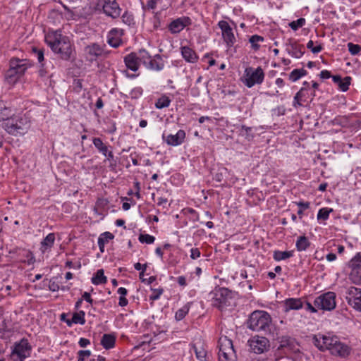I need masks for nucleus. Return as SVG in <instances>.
<instances>
[{"label": "nucleus", "mask_w": 361, "mask_h": 361, "mask_svg": "<svg viewBox=\"0 0 361 361\" xmlns=\"http://www.w3.org/2000/svg\"><path fill=\"white\" fill-rule=\"evenodd\" d=\"M181 54L183 59L189 63H195L198 59V56L195 51L187 46L181 47Z\"/></svg>", "instance_id": "nucleus-21"}, {"label": "nucleus", "mask_w": 361, "mask_h": 361, "mask_svg": "<svg viewBox=\"0 0 361 361\" xmlns=\"http://www.w3.org/2000/svg\"><path fill=\"white\" fill-rule=\"evenodd\" d=\"M295 341L294 339L288 337L283 336L280 341L279 348H288L289 350H293L295 348Z\"/></svg>", "instance_id": "nucleus-28"}, {"label": "nucleus", "mask_w": 361, "mask_h": 361, "mask_svg": "<svg viewBox=\"0 0 361 361\" xmlns=\"http://www.w3.org/2000/svg\"><path fill=\"white\" fill-rule=\"evenodd\" d=\"M93 144L94 147L103 154V155H106V153L108 152V147L103 143L102 140L99 137L94 138Z\"/></svg>", "instance_id": "nucleus-34"}, {"label": "nucleus", "mask_w": 361, "mask_h": 361, "mask_svg": "<svg viewBox=\"0 0 361 361\" xmlns=\"http://www.w3.org/2000/svg\"><path fill=\"white\" fill-rule=\"evenodd\" d=\"M303 307V303L300 298H288L284 301L285 311L288 312L292 310H299Z\"/></svg>", "instance_id": "nucleus-22"}, {"label": "nucleus", "mask_w": 361, "mask_h": 361, "mask_svg": "<svg viewBox=\"0 0 361 361\" xmlns=\"http://www.w3.org/2000/svg\"><path fill=\"white\" fill-rule=\"evenodd\" d=\"M19 250L24 252V255L27 258V263L28 264H32L35 262V257L30 251L25 250Z\"/></svg>", "instance_id": "nucleus-51"}, {"label": "nucleus", "mask_w": 361, "mask_h": 361, "mask_svg": "<svg viewBox=\"0 0 361 361\" xmlns=\"http://www.w3.org/2000/svg\"><path fill=\"white\" fill-rule=\"evenodd\" d=\"M271 318L265 311L256 310L250 315L247 321V328L255 331H270Z\"/></svg>", "instance_id": "nucleus-4"}, {"label": "nucleus", "mask_w": 361, "mask_h": 361, "mask_svg": "<svg viewBox=\"0 0 361 361\" xmlns=\"http://www.w3.org/2000/svg\"><path fill=\"white\" fill-rule=\"evenodd\" d=\"M79 345L81 347V348H85L87 345H88L90 342L88 339L87 338H81L80 340H79Z\"/></svg>", "instance_id": "nucleus-57"}, {"label": "nucleus", "mask_w": 361, "mask_h": 361, "mask_svg": "<svg viewBox=\"0 0 361 361\" xmlns=\"http://www.w3.org/2000/svg\"><path fill=\"white\" fill-rule=\"evenodd\" d=\"M128 300L126 298L125 296H120L119 298V302H118V305L121 306V307H125L128 305Z\"/></svg>", "instance_id": "nucleus-61"}, {"label": "nucleus", "mask_w": 361, "mask_h": 361, "mask_svg": "<svg viewBox=\"0 0 361 361\" xmlns=\"http://www.w3.org/2000/svg\"><path fill=\"white\" fill-rule=\"evenodd\" d=\"M350 80L351 78L349 76L345 77L343 79L341 78V82L337 84L339 89L343 92L347 91L349 88Z\"/></svg>", "instance_id": "nucleus-42"}, {"label": "nucleus", "mask_w": 361, "mask_h": 361, "mask_svg": "<svg viewBox=\"0 0 361 361\" xmlns=\"http://www.w3.org/2000/svg\"><path fill=\"white\" fill-rule=\"evenodd\" d=\"M313 343L314 345L320 350H326L336 356L345 357L350 353V348L345 343L340 341L339 338L336 336L330 334H317L313 336Z\"/></svg>", "instance_id": "nucleus-1"}, {"label": "nucleus", "mask_w": 361, "mask_h": 361, "mask_svg": "<svg viewBox=\"0 0 361 361\" xmlns=\"http://www.w3.org/2000/svg\"><path fill=\"white\" fill-rule=\"evenodd\" d=\"M96 10H102L104 13L113 18L121 15V9L116 0H92Z\"/></svg>", "instance_id": "nucleus-7"}, {"label": "nucleus", "mask_w": 361, "mask_h": 361, "mask_svg": "<svg viewBox=\"0 0 361 361\" xmlns=\"http://www.w3.org/2000/svg\"><path fill=\"white\" fill-rule=\"evenodd\" d=\"M157 1L158 0H149L147 4V6L149 8L154 9L156 8Z\"/></svg>", "instance_id": "nucleus-62"}, {"label": "nucleus", "mask_w": 361, "mask_h": 361, "mask_svg": "<svg viewBox=\"0 0 361 361\" xmlns=\"http://www.w3.org/2000/svg\"><path fill=\"white\" fill-rule=\"evenodd\" d=\"M244 80H243L245 86L250 88L255 85L262 83L264 78V73L261 67L254 68L247 67L245 70Z\"/></svg>", "instance_id": "nucleus-8"}, {"label": "nucleus", "mask_w": 361, "mask_h": 361, "mask_svg": "<svg viewBox=\"0 0 361 361\" xmlns=\"http://www.w3.org/2000/svg\"><path fill=\"white\" fill-rule=\"evenodd\" d=\"M85 314L84 311H80L74 313L72 317L71 322H74V324H84L85 323Z\"/></svg>", "instance_id": "nucleus-36"}, {"label": "nucleus", "mask_w": 361, "mask_h": 361, "mask_svg": "<svg viewBox=\"0 0 361 361\" xmlns=\"http://www.w3.org/2000/svg\"><path fill=\"white\" fill-rule=\"evenodd\" d=\"M306 73V71L304 69H295L290 73L289 78L295 82L305 75Z\"/></svg>", "instance_id": "nucleus-37"}, {"label": "nucleus", "mask_w": 361, "mask_h": 361, "mask_svg": "<svg viewBox=\"0 0 361 361\" xmlns=\"http://www.w3.org/2000/svg\"><path fill=\"white\" fill-rule=\"evenodd\" d=\"M297 204L302 209H306L310 207V202H299L297 203Z\"/></svg>", "instance_id": "nucleus-63"}, {"label": "nucleus", "mask_w": 361, "mask_h": 361, "mask_svg": "<svg viewBox=\"0 0 361 361\" xmlns=\"http://www.w3.org/2000/svg\"><path fill=\"white\" fill-rule=\"evenodd\" d=\"M349 278L355 284H361V269H351Z\"/></svg>", "instance_id": "nucleus-31"}, {"label": "nucleus", "mask_w": 361, "mask_h": 361, "mask_svg": "<svg viewBox=\"0 0 361 361\" xmlns=\"http://www.w3.org/2000/svg\"><path fill=\"white\" fill-rule=\"evenodd\" d=\"M190 310L189 304L185 305L183 307L179 309L176 312L175 317L178 321L183 319L188 313Z\"/></svg>", "instance_id": "nucleus-38"}, {"label": "nucleus", "mask_w": 361, "mask_h": 361, "mask_svg": "<svg viewBox=\"0 0 361 361\" xmlns=\"http://www.w3.org/2000/svg\"><path fill=\"white\" fill-rule=\"evenodd\" d=\"M137 57L139 62H142L145 66L151 59V56L149 54V53L144 49L139 51V52L137 54Z\"/></svg>", "instance_id": "nucleus-35"}, {"label": "nucleus", "mask_w": 361, "mask_h": 361, "mask_svg": "<svg viewBox=\"0 0 361 361\" xmlns=\"http://www.w3.org/2000/svg\"><path fill=\"white\" fill-rule=\"evenodd\" d=\"M250 350L257 354L267 352L270 348L269 341L263 336H255L248 341Z\"/></svg>", "instance_id": "nucleus-12"}, {"label": "nucleus", "mask_w": 361, "mask_h": 361, "mask_svg": "<svg viewBox=\"0 0 361 361\" xmlns=\"http://www.w3.org/2000/svg\"><path fill=\"white\" fill-rule=\"evenodd\" d=\"M191 23V19L189 17L183 16L173 20L169 24V29L171 33L176 34L183 30L186 26L190 25Z\"/></svg>", "instance_id": "nucleus-17"}, {"label": "nucleus", "mask_w": 361, "mask_h": 361, "mask_svg": "<svg viewBox=\"0 0 361 361\" xmlns=\"http://www.w3.org/2000/svg\"><path fill=\"white\" fill-rule=\"evenodd\" d=\"M350 269H361V252L357 253L348 263Z\"/></svg>", "instance_id": "nucleus-33"}, {"label": "nucleus", "mask_w": 361, "mask_h": 361, "mask_svg": "<svg viewBox=\"0 0 361 361\" xmlns=\"http://www.w3.org/2000/svg\"><path fill=\"white\" fill-rule=\"evenodd\" d=\"M346 300L350 306L361 312V290L355 287H350L346 292Z\"/></svg>", "instance_id": "nucleus-13"}, {"label": "nucleus", "mask_w": 361, "mask_h": 361, "mask_svg": "<svg viewBox=\"0 0 361 361\" xmlns=\"http://www.w3.org/2000/svg\"><path fill=\"white\" fill-rule=\"evenodd\" d=\"M240 135L244 136L248 140H251L253 138L252 128L242 126L240 130Z\"/></svg>", "instance_id": "nucleus-43"}, {"label": "nucleus", "mask_w": 361, "mask_h": 361, "mask_svg": "<svg viewBox=\"0 0 361 361\" xmlns=\"http://www.w3.org/2000/svg\"><path fill=\"white\" fill-rule=\"evenodd\" d=\"M139 240L142 243L152 244L154 242L155 238L149 234H140Z\"/></svg>", "instance_id": "nucleus-46"}, {"label": "nucleus", "mask_w": 361, "mask_h": 361, "mask_svg": "<svg viewBox=\"0 0 361 361\" xmlns=\"http://www.w3.org/2000/svg\"><path fill=\"white\" fill-rule=\"evenodd\" d=\"M55 234L53 233H49L44 240L41 242L40 250L42 253L49 250L54 244Z\"/></svg>", "instance_id": "nucleus-24"}, {"label": "nucleus", "mask_w": 361, "mask_h": 361, "mask_svg": "<svg viewBox=\"0 0 361 361\" xmlns=\"http://www.w3.org/2000/svg\"><path fill=\"white\" fill-rule=\"evenodd\" d=\"M333 212V209L322 208L319 210L317 214L318 220H326L329 219V214Z\"/></svg>", "instance_id": "nucleus-41"}, {"label": "nucleus", "mask_w": 361, "mask_h": 361, "mask_svg": "<svg viewBox=\"0 0 361 361\" xmlns=\"http://www.w3.org/2000/svg\"><path fill=\"white\" fill-rule=\"evenodd\" d=\"M200 257V251L197 248H192L190 250V257L192 259H196Z\"/></svg>", "instance_id": "nucleus-54"}, {"label": "nucleus", "mask_w": 361, "mask_h": 361, "mask_svg": "<svg viewBox=\"0 0 361 361\" xmlns=\"http://www.w3.org/2000/svg\"><path fill=\"white\" fill-rule=\"evenodd\" d=\"M13 113L11 107L8 106L4 102L0 101V121L6 122L13 116Z\"/></svg>", "instance_id": "nucleus-25"}, {"label": "nucleus", "mask_w": 361, "mask_h": 361, "mask_svg": "<svg viewBox=\"0 0 361 361\" xmlns=\"http://www.w3.org/2000/svg\"><path fill=\"white\" fill-rule=\"evenodd\" d=\"M314 305L319 309L331 311L336 307V295L333 292H327L315 298Z\"/></svg>", "instance_id": "nucleus-9"}, {"label": "nucleus", "mask_w": 361, "mask_h": 361, "mask_svg": "<svg viewBox=\"0 0 361 361\" xmlns=\"http://www.w3.org/2000/svg\"><path fill=\"white\" fill-rule=\"evenodd\" d=\"M218 25L221 30L222 37L228 47H231L236 42L235 37L233 29L229 25L228 23L225 20L219 22Z\"/></svg>", "instance_id": "nucleus-15"}, {"label": "nucleus", "mask_w": 361, "mask_h": 361, "mask_svg": "<svg viewBox=\"0 0 361 361\" xmlns=\"http://www.w3.org/2000/svg\"><path fill=\"white\" fill-rule=\"evenodd\" d=\"M114 238V235L110 232H104L102 233L98 238V245L99 247V250L101 252H104V246L106 243L109 242L110 240H112Z\"/></svg>", "instance_id": "nucleus-26"}, {"label": "nucleus", "mask_w": 361, "mask_h": 361, "mask_svg": "<svg viewBox=\"0 0 361 361\" xmlns=\"http://www.w3.org/2000/svg\"><path fill=\"white\" fill-rule=\"evenodd\" d=\"M162 138L169 145L177 146L183 142L185 138V133L183 130H179L175 135H165V134H163Z\"/></svg>", "instance_id": "nucleus-18"}, {"label": "nucleus", "mask_w": 361, "mask_h": 361, "mask_svg": "<svg viewBox=\"0 0 361 361\" xmlns=\"http://www.w3.org/2000/svg\"><path fill=\"white\" fill-rule=\"evenodd\" d=\"M168 203V200L166 198L160 197L157 199V204L159 206H163V207H166V204Z\"/></svg>", "instance_id": "nucleus-58"}, {"label": "nucleus", "mask_w": 361, "mask_h": 361, "mask_svg": "<svg viewBox=\"0 0 361 361\" xmlns=\"http://www.w3.org/2000/svg\"><path fill=\"white\" fill-rule=\"evenodd\" d=\"M124 62L126 67L133 71H137L139 68L140 62L137 59L136 53H130L126 56L124 58Z\"/></svg>", "instance_id": "nucleus-20"}, {"label": "nucleus", "mask_w": 361, "mask_h": 361, "mask_svg": "<svg viewBox=\"0 0 361 361\" xmlns=\"http://www.w3.org/2000/svg\"><path fill=\"white\" fill-rule=\"evenodd\" d=\"M286 51L293 57L299 59L304 54L303 45L299 44L297 41L290 38L286 43Z\"/></svg>", "instance_id": "nucleus-16"}, {"label": "nucleus", "mask_w": 361, "mask_h": 361, "mask_svg": "<svg viewBox=\"0 0 361 361\" xmlns=\"http://www.w3.org/2000/svg\"><path fill=\"white\" fill-rule=\"evenodd\" d=\"M49 288L51 291L56 292L59 290V286L54 281H50Z\"/></svg>", "instance_id": "nucleus-56"}, {"label": "nucleus", "mask_w": 361, "mask_h": 361, "mask_svg": "<svg viewBox=\"0 0 361 361\" xmlns=\"http://www.w3.org/2000/svg\"><path fill=\"white\" fill-rule=\"evenodd\" d=\"M163 290L159 289V290H154V293L149 296L150 300H157L160 295L162 294Z\"/></svg>", "instance_id": "nucleus-55"}, {"label": "nucleus", "mask_w": 361, "mask_h": 361, "mask_svg": "<svg viewBox=\"0 0 361 361\" xmlns=\"http://www.w3.org/2000/svg\"><path fill=\"white\" fill-rule=\"evenodd\" d=\"M316 46H314V42L312 40H310L307 44V48L310 49L313 54L319 53L323 47L321 44H318L317 42Z\"/></svg>", "instance_id": "nucleus-44"}, {"label": "nucleus", "mask_w": 361, "mask_h": 361, "mask_svg": "<svg viewBox=\"0 0 361 361\" xmlns=\"http://www.w3.org/2000/svg\"><path fill=\"white\" fill-rule=\"evenodd\" d=\"M304 88H302L295 96L294 97V102H293V106L295 107H297L298 106H301L302 104L300 103V101L302 100V97L304 94Z\"/></svg>", "instance_id": "nucleus-48"}, {"label": "nucleus", "mask_w": 361, "mask_h": 361, "mask_svg": "<svg viewBox=\"0 0 361 361\" xmlns=\"http://www.w3.org/2000/svg\"><path fill=\"white\" fill-rule=\"evenodd\" d=\"M83 300H85L87 302L92 304L93 300L91 298L90 293L87 292H85L82 295V298H81Z\"/></svg>", "instance_id": "nucleus-59"}, {"label": "nucleus", "mask_w": 361, "mask_h": 361, "mask_svg": "<svg viewBox=\"0 0 361 361\" xmlns=\"http://www.w3.org/2000/svg\"><path fill=\"white\" fill-rule=\"evenodd\" d=\"M91 355V352L88 350H79L78 352V361H85L86 358H88Z\"/></svg>", "instance_id": "nucleus-49"}, {"label": "nucleus", "mask_w": 361, "mask_h": 361, "mask_svg": "<svg viewBox=\"0 0 361 361\" xmlns=\"http://www.w3.org/2000/svg\"><path fill=\"white\" fill-rule=\"evenodd\" d=\"M30 66V63L27 59H12L10 61V68L6 73V78L9 82H16Z\"/></svg>", "instance_id": "nucleus-5"}, {"label": "nucleus", "mask_w": 361, "mask_h": 361, "mask_svg": "<svg viewBox=\"0 0 361 361\" xmlns=\"http://www.w3.org/2000/svg\"><path fill=\"white\" fill-rule=\"evenodd\" d=\"M171 100L168 97L163 96L160 97L155 103V106L157 109H163L168 107L170 104Z\"/></svg>", "instance_id": "nucleus-40"}, {"label": "nucleus", "mask_w": 361, "mask_h": 361, "mask_svg": "<svg viewBox=\"0 0 361 361\" xmlns=\"http://www.w3.org/2000/svg\"><path fill=\"white\" fill-rule=\"evenodd\" d=\"M34 52L36 54L38 61L42 62L44 60V51L42 49H38L37 48L33 49Z\"/></svg>", "instance_id": "nucleus-52"}, {"label": "nucleus", "mask_w": 361, "mask_h": 361, "mask_svg": "<svg viewBox=\"0 0 361 361\" xmlns=\"http://www.w3.org/2000/svg\"><path fill=\"white\" fill-rule=\"evenodd\" d=\"M116 337L112 334H104L102 340V345L106 350L114 348L115 345Z\"/></svg>", "instance_id": "nucleus-27"}, {"label": "nucleus", "mask_w": 361, "mask_h": 361, "mask_svg": "<svg viewBox=\"0 0 361 361\" xmlns=\"http://www.w3.org/2000/svg\"><path fill=\"white\" fill-rule=\"evenodd\" d=\"M134 267L136 270H142V271H145L146 270V268H147V264H141L140 263L137 262L136 264H135L134 265Z\"/></svg>", "instance_id": "nucleus-64"}, {"label": "nucleus", "mask_w": 361, "mask_h": 361, "mask_svg": "<svg viewBox=\"0 0 361 361\" xmlns=\"http://www.w3.org/2000/svg\"><path fill=\"white\" fill-rule=\"evenodd\" d=\"M123 35V30L114 28L108 35V43L114 48L120 46L121 43V37Z\"/></svg>", "instance_id": "nucleus-19"}, {"label": "nucleus", "mask_w": 361, "mask_h": 361, "mask_svg": "<svg viewBox=\"0 0 361 361\" xmlns=\"http://www.w3.org/2000/svg\"><path fill=\"white\" fill-rule=\"evenodd\" d=\"M210 296L213 300L212 305L219 309H222L228 305V300L231 298V292L228 288H219L211 292Z\"/></svg>", "instance_id": "nucleus-10"}, {"label": "nucleus", "mask_w": 361, "mask_h": 361, "mask_svg": "<svg viewBox=\"0 0 361 361\" xmlns=\"http://www.w3.org/2000/svg\"><path fill=\"white\" fill-rule=\"evenodd\" d=\"M305 19L300 18L297 20L292 21L289 23L290 27L293 30H297L298 28L302 27L305 24Z\"/></svg>", "instance_id": "nucleus-45"}, {"label": "nucleus", "mask_w": 361, "mask_h": 361, "mask_svg": "<svg viewBox=\"0 0 361 361\" xmlns=\"http://www.w3.org/2000/svg\"><path fill=\"white\" fill-rule=\"evenodd\" d=\"M348 47L350 53L353 55L357 54L361 50L360 46H359L358 44H354L350 42L348 44Z\"/></svg>", "instance_id": "nucleus-50"}, {"label": "nucleus", "mask_w": 361, "mask_h": 361, "mask_svg": "<svg viewBox=\"0 0 361 361\" xmlns=\"http://www.w3.org/2000/svg\"><path fill=\"white\" fill-rule=\"evenodd\" d=\"M164 66V61L159 54H157L154 59H150L146 67L154 71H161Z\"/></svg>", "instance_id": "nucleus-23"}, {"label": "nucleus", "mask_w": 361, "mask_h": 361, "mask_svg": "<svg viewBox=\"0 0 361 361\" xmlns=\"http://www.w3.org/2000/svg\"><path fill=\"white\" fill-rule=\"evenodd\" d=\"M310 245V243L305 236H300L296 242V247L298 251H304Z\"/></svg>", "instance_id": "nucleus-32"}, {"label": "nucleus", "mask_w": 361, "mask_h": 361, "mask_svg": "<svg viewBox=\"0 0 361 361\" xmlns=\"http://www.w3.org/2000/svg\"><path fill=\"white\" fill-rule=\"evenodd\" d=\"M84 53L85 59L89 61H94L99 57L106 54L104 47L97 43H93L85 47Z\"/></svg>", "instance_id": "nucleus-14"}, {"label": "nucleus", "mask_w": 361, "mask_h": 361, "mask_svg": "<svg viewBox=\"0 0 361 361\" xmlns=\"http://www.w3.org/2000/svg\"><path fill=\"white\" fill-rule=\"evenodd\" d=\"M193 348H194V350L195 352L196 357L197 359L202 360L204 358H205V357L207 355V352L202 346L198 348L196 345H195L193 346Z\"/></svg>", "instance_id": "nucleus-47"}, {"label": "nucleus", "mask_w": 361, "mask_h": 361, "mask_svg": "<svg viewBox=\"0 0 361 361\" xmlns=\"http://www.w3.org/2000/svg\"><path fill=\"white\" fill-rule=\"evenodd\" d=\"M293 255V251H280L274 252L273 257L276 261L285 260Z\"/></svg>", "instance_id": "nucleus-30"}, {"label": "nucleus", "mask_w": 361, "mask_h": 361, "mask_svg": "<svg viewBox=\"0 0 361 361\" xmlns=\"http://www.w3.org/2000/svg\"><path fill=\"white\" fill-rule=\"evenodd\" d=\"M31 347L25 339H22L16 343L11 353V358L13 361H23L30 355Z\"/></svg>", "instance_id": "nucleus-11"}, {"label": "nucleus", "mask_w": 361, "mask_h": 361, "mask_svg": "<svg viewBox=\"0 0 361 361\" xmlns=\"http://www.w3.org/2000/svg\"><path fill=\"white\" fill-rule=\"evenodd\" d=\"M45 42L53 52L59 54L64 60H68L72 54V44L68 36L61 30H50L45 35Z\"/></svg>", "instance_id": "nucleus-2"}, {"label": "nucleus", "mask_w": 361, "mask_h": 361, "mask_svg": "<svg viewBox=\"0 0 361 361\" xmlns=\"http://www.w3.org/2000/svg\"><path fill=\"white\" fill-rule=\"evenodd\" d=\"M263 41L264 38L257 35H252L249 39V42L251 44L252 49L255 50H258L259 49L260 46L258 43Z\"/></svg>", "instance_id": "nucleus-39"}, {"label": "nucleus", "mask_w": 361, "mask_h": 361, "mask_svg": "<svg viewBox=\"0 0 361 361\" xmlns=\"http://www.w3.org/2000/svg\"><path fill=\"white\" fill-rule=\"evenodd\" d=\"M219 361H235V352L233 342L226 336H221L219 340Z\"/></svg>", "instance_id": "nucleus-6"}, {"label": "nucleus", "mask_w": 361, "mask_h": 361, "mask_svg": "<svg viewBox=\"0 0 361 361\" xmlns=\"http://www.w3.org/2000/svg\"><path fill=\"white\" fill-rule=\"evenodd\" d=\"M106 277L104 276L103 269H99L92 278V283L94 285L104 284L106 283Z\"/></svg>", "instance_id": "nucleus-29"}, {"label": "nucleus", "mask_w": 361, "mask_h": 361, "mask_svg": "<svg viewBox=\"0 0 361 361\" xmlns=\"http://www.w3.org/2000/svg\"><path fill=\"white\" fill-rule=\"evenodd\" d=\"M320 77L322 79H327V78H331V75L330 71H329L327 70H324V71H321Z\"/></svg>", "instance_id": "nucleus-60"}, {"label": "nucleus", "mask_w": 361, "mask_h": 361, "mask_svg": "<svg viewBox=\"0 0 361 361\" xmlns=\"http://www.w3.org/2000/svg\"><path fill=\"white\" fill-rule=\"evenodd\" d=\"M122 20L123 23H125L128 25H130L133 22V18L132 16H129L127 14V13H125L122 16Z\"/></svg>", "instance_id": "nucleus-53"}, {"label": "nucleus", "mask_w": 361, "mask_h": 361, "mask_svg": "<svg viewBox=\"0 0 361 361\" xmlns=\"http://www.w3.org/2000/svg\"><path fill=\"white\" fill-rule=\"evenodd\" d=\"M30 121L25 115H14L4 123L3 128L13 135H23L30 128Z\"/></svg>", "instance_id": "nucleus-3"}]
</instances>
